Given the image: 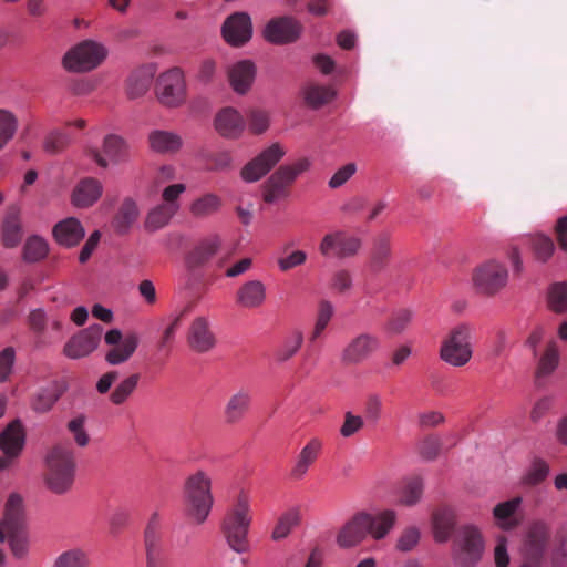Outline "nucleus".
<instances>
[{
  "label": "nucleus",
  "instance_id": "obj_61",
  "mask_svg": "<svg viewBox=\"0 0 567 567\" xmlns=\"http://www.w3.org/2000/svg\"><path fill=\"white\" fill-rule=\"evenodd\" d=\"M248 122L252 133L261 134L269 127V114L259 109L250 110L248 113Z\"/></svg>",
  "mask_w": 567,
  "mask_h": 567
},
{
  "label": "nucleus",
  "instance_id": "obj_8",
  "mask_svg": "<svg viewBox=\"0 0 567 567\" xmlns=\"http://www.w3.org/2000/svg\"><path fill=\"white\" fill-rule=\"evenodd\" d=\"M484 539L474 525L462 526L455 537L454 560L458 567H474L482 558Z\"/></svg>",
  "mask_w": 567,
  "mask_h": 567
},
{
  "label": "nucleus",
  "instance_id": "obj_52",
  "mask_svg": "<svg viewBox=\"0 0 567 567\" xmlns=\"http://www.w3.org/2000/svg\"><path fill=\"white\" fill-rule=\"evenodd\" d=\"M559 362V352L555 342H549L539 359L537 374L539 377L549 375L555 371Z\"/></svg>",
  "mask_w": 567,
  "mask_h": 567
},
{
  "label": "nucleus",
  "instance_id": "obj_58",
  "mask_svg": "<svg viewBox=\"0 0 567 567\" xmlns=\"http://www.w3.org/2000/svg\"><path fill=\"white\" fill-rule=\"evenodd\" d=\"M86 422V417L83 414H80L68 422V431L73 434L75 443L83 447L89 444L90 437L84 430V424Z\"/></svg>",
  "mask_w": 567,
  "mask_h": 567
},
{
  "label": "nucleus",
  "instance_id": "obj_33",
  "mask_svg": "<svg viewBox=\"0 0 567 567\" xmlns=\"http://www.w3.org/2000/svg\"><path fill=\"white\" fill-rule=\"evenodd\" d=\"M22 239V225L20 212L17 207H10L1 225V241L6 248L17 247Z\"/></svg>",
  "mask_w": 567,
  "mask_h": 567
},
{
  "label": "nucleus",
  "instance_id": "obj_4",
  "mask_svg": "<svg viewBox=\"0 0 567 567\" xmlns=\"http://www.w3.org/2000/svg\"><path fill=\"white\" fill-rule=\"evenodd\" d=\"M473 328L467 323H461L450 330L442 340L440 358L452 367H464L473 355L472 348Z\"/></svg>",
  "mask_w": 567,
  "mask_h": 567
},
{
  "label": "nucleus",
  "instance_id": "obj_5",
  "mask_svg": "<svg viewBox=\"0 0 567 567\" xmlns=\"http://www.w3.org/2000/svg\"><path fill=\"white\" fill-rule=\"evenodd\" d=\"M310 162L308 158H300L290 165H281L264 184V200L272 204L278 199L286 198L290 194V187L296 178L308 171Z\"/></svg>",
  "mask_w": 567,
  "mask_h": 567
},
{
  "label": "nucleus",
  "instance_id": "obj_21",
  "mask_svg": "<svg viewBox=\"0 0 567 567\" xmlns=\"http://www.w3.org/2000/svg\"><path fill=\"white\" fill-rule=\"evenodd\" d=\"M25 429L20 419L7 424L0 433V450L8 457H19L25 445Z\"/></svg>",
  "mask_w": 567,
  "mask_h": 567
},
{
  "label": "nucleus",
  "instance_id": "obj_18",
  "mask_svg": "<svg viewBox=\"0 0 567 567\" xmlns=\"http://www.w3.org/2000/svg\"><path fill=\"white\" fill-rule=\"evenodd\" d=\"M103 328L92 324L71 338L64 346V354L71 359H80L96 349L101 340Z\"/></svg>",
  "mask_w": 567,
  "mask_h": 567
},
{
  "label": "nucleus",
  "instance_id": "obj_7",
  "mask_svg": "<svg viewBox=\"0 0 567 567\" xmlns=\"http://www.w3.org/2000/svg\"><path fill=\"white\" fill-rule=\"evenodd\" d=\"M4 527L11 550L16 557H23L28 551V535L22 498L18 494L9 496L4 512Z\"/></svg>",
  "mask_w": 567,
  "mask_h": 567
},
{
  "label": "nucleus",
  "instance_id": "obj_62",
  "mask_svg": "<svg viewBox=\"0 0 567 567\" xmlns=\"http://www.w3.org/2000/svg\"><path fill=\"white\" fill-rule=\"evenodd\" d=\"M420 455L427 460L433 461L437 457L441 450V440L437 436L429 435L419 443Z\"/></svg>",
  "mask_w": 567,
  "mask_h": 567
},
{
  "label": "nucleus",
  "instance_id": "obj_50",
  "mask_svg": "<svg viewBox=\"0 0 567 567\" xmlns=\"http://www.w3.org/2000/svg\"><path fill=\"white\" fill-rule=\"evenodd\" d=\"M334 309L330 301L321 300L318 307V313L313 330L309 337L310 342H315L328 327Z\"/></svg>",
  "mask_w": 567,
  "mask_h": 567
},
{
  "label": "nucleus",
  "instance_id": "obj_27",
  "mask_svg": "<svg viewBox=\"0 0 567 567\" xmlns=\"http://www.w3.org/2000/svg\"><path fill=\"white\" fill-rule=\"evenodd\" d=\"M323 447V442L319 437L310 439L299 452L296 463L291 468L290 476L293 480L302 478L310 466L317 461Z\"/></svg>",
  "mask_w": 567,
  "mask_h": 567
},
{
  "label": "nucleus",
  "instance_id": "obj_31",
  "mask_svg": "<svg viewBox=\"0 0 567 567\" xmlns=\"http://www.w3.org/2000/svg\"><path fill=\"white\" fill-rule=\"evenodd\" d=\"M84 235V228L74 217L61 220L53 228L55 240L64 247L76 246L83 239Z\"/></svg>",
  "mask_w": 567,
  "mask_h": 567
},
{
  "label": "nucleus",
  "instance_id": "obj_17",
  "mask_svg": "<svg viewBox=\"0 0 567 567\" xmlns=\"http://www.w3.org/2000/svg\"><path fill=\"white\" fill-rule=\"evenodd\" d=\"M549 537V529L544 522L533 523L524 544L525 561L522 566L538 567Z\"/></svg>",
  "mask_w": 567,
  "mask_h": 567
},
{
  "label": "nucleus",
  "instance_id": "obj_55",
  "mask_svg": "<svg viewBox=\"0 0 567 567\" xmlns=\"http://www.w3.org/2000/svg\"><path fill=\"white\" fill-rule=\"evenodd\" d=\"M549 474V465L542 458H535L524 476V483L530 486L540 484Z\"/></svg>",
  "mask_w": 567,
  "mask_h": 567
},
{
  "label": "nucleus",
  "instance_id": "obj_22",
  "mask_svg": "<svg viewBox=\"0 0 567 567\" xmlns=\"http://www.w3.org/2000/svg\"><path fill=\"white\" fill-rule=\"evenodd\" d=\"M68 383L64 380H53L41 386L33 394L31 409L37 413H48L53 409L60 398L66 392Z\"/></svg>",
  "mask_w": 567,
  "mask_h": 567
},
{
  "label": "nucleus",
  "instance_id": "obj_37",
  "mask_svg": "<svg viewBox=\"0 0 567 567\" xmlns=\"http://www.w3.org/2000/svg\"><path fill=\"white\" fill-rule=\"evenodd\" d=\"M140 339L136 333L131 332L124 336L121 343L110 349L105 355V360L113 365L126 362L137 349Z\"/></svg>",
  "mask_w": 567,
  "mask_h": 567
},
{
  "label": "nucleus",
  "instance_id": "obj_9",
  "mask_svg": "<svg viewBox=\"0 0 567 567\" xmlns=\"http://www.w3.org/2000/svg\"><path fill=\"white\" fill-rule=\"evenodd\" d=\"M508 279L504 265L489 260L478 266L473 272V282L480 293L493 296L503 289Z\"/></svg>",
  "mask_w": 567,
  "mask_h": 567
},
{
  "label": "nucleus",
  "instance_id": "obj_34",
  "mask_svg": "<svg viewBox=\"0 0 567 567\" xmlns=\"http://www.w3.org/2000/svg\"><path fill=\"white\" fill-rule=\"evenodd\" d=\"M148 144L155 153L174 154L181 150L183 140L174 132L155 130L148 134Z\"/></svg>",
  "mask_w": 567,
  "mask_h": 567
},
{
  "label": "nucleus",
  "instance_id": "obj_30",
  "mask_svg": "<svg viewBox=\"0 0 567 567\" xmlns=\"http://www.w3.org/2000/svg\"><path fill=\"white\" fill-rule=\"evenodd\" d=\"M102 184L93 177L79 182L72 194V203L80 208L92 206L102 195Z\"/></svg>",
  "mask_w": 567,
  "mask_h": 567
},
{
  "label": "nucleus",
  "instance_id": "obj_47",
  "mask_svg": "<svg viewBox=\"0 0 567 567\" xmlns=\"http://www.w3.org/2000/svg\"><path fill=\"white\" fill-rule=\"evenodd\" d=\"M140 374L134 373L122 380L110 395V401L115 405H121L133 394L137 388Z\"/></svg>",
  "mask_w": 567,
  "mask_h": 567
},
{
  "label": "nucleus",
  "instance_id": "obj_53",
  "mask_svg": "<svg viewBox=\"0 0 567 567\" xmlns=\"http://www.w3.org/2000/svg\"><path fill=\"white\" fill-rule=\"evenodd\" d=\"M53 567H89V557L81 549L66 550L55 559Z\"/></svg>",
  "mask_w": 567,
  "mask_h": 567
},
{
  "label": "nucleus",
  "instance_id": "obj_44",
  "mask_svg": "<svg viewBox=\"0 0 567 567\" xmlns=\"http://www.w3.org/2000/svg\"><path fill=\"white\" fill-rule=\"evenodd\" d=\"M176 213L177 210L173 209L169 205L159 204L148 213L145 228L150 231L158 230L165 227Z\"/></svg>",
  "mask_w": 567,
  "mask_h": 567
},
{
  "label": "nucleus",
  "instance_id": "obj_51",
  "mask_svg": "<svg viewBox=\"0 0 567 567\" xmlns=\"http://www.w3.org/2000/svg\"><path fill=\"white\" fill-rule=\"evenodd\" d=\"M391 255L390 239L386 236L379 237L373 247L371 257V267L373 270L379 271L385 265Z\"/></svg>",
  "mask_w": 567,
  "mask_h": 567
},
{
  "label": "nucleus",
  "instance_id": "obj_15",
  "mask_svg": "<svg viewBox=\"0 0 567 567\" xmlns=\"http://www.w3.org/2000/svg\"><path fill=\"white\" fill-rule=\"evenodd\" d=\"M302 33V24L292 17L271 19L264 30L265 39L277 45L296 42Z\"/></svg>",
  "mask_w": 567,
  "mask_h": 567
},
{
  "label": "nucleus",
  "instance_id": "obj_42",
  "mask_svg": "<svg viewBox=\"0 0 567 567\" xmlns=\"http://www.w3.org/2000/svg\"><path fill=\"white\" fill-rule=\"evenodd\" d=\"M424 483L422 477L412 476L406 478L400 491L398 502L404 506L415 505L422 497Z\"/></svg>",
  "mask_w": 567,
  "mask_h": 567
},
{
  "label": "nucleus",
  "instance_id": "obj_3",
  "mask_svg": "<svg viewBox=\"0 0 567 567\" xmlns=\"http://www.w3.org/2000/svg\"><path fill=\"white\" fill-rule=\"evenodd\" d=\"M251 524L250 502L245 493H240L221 522V533L228 546L237 554L248 551V532Z\"/></svg>",
  "mask_w": 567,
  "mask_h": 567
},
{
  "label": "nucleus",
  "instance_id": "obj_26",
  "mask_svg": "<svg viewBox=\"0 0 567 567\" xmlns=\"http://www.w3.org/2000/svg\"><path fill=\"white\" fill-rule=\"evenodd\" d=\"M256 76V66L249 60L236 62L228 69V80L233 90L238 94L249 91Z\"/></svg>",
  "mask_w": 567,
  "mask_h": 567
},
{
  "label": "nucleus",
  "instance_id": "obj_13",
  "mask_svg": "<svg viewBox=\"0 0 567 567\" xmlns=\"http://www.w3.org/2000/svg\"><path fill=\"white\" fill-rule=\"evenodd\" d=\"M285 154V150L278 143H274L241 168V178L247 183H254L261 179L272 167L276 166Z\"/></svg>",
  "mask_w": 567,
  "mask_h": 567
},
{
  "label": "nucleus",
  "instance_id": "obj_40",
  "mask_svg": "<svg viewBox=\"0 0 567 567\" xmlns=\"http://www.w3.org/2000/svg\"><path fill=\"white\" fill-rule=\"evenodd\" d=\"M303 100L311 109H319L333 100L336 92L327 85L308 84L303 87Z\"/></svg>",
  "mask_w": 567,
  "mask_h": 567
},
{
  "label": "nucleus",
  "instance_id": "obj_64",
  "mask_svg": "<svg viewBox=\"0 0 567 567\" xmlns=\"http://www.w3.org/2000/svg\"><path fill=\"white\" fill-rule=\"evenodd\" d=\"M186 190L185 184L177 183L165 187L162 192V199L164 205L171 206L173 209H179L178 198Z\"/></svg>",
  "mask_w": 567,
  "mask_h": 567
},
{
  "label": "nucleus",
  "instance_id": "obj_49",
  "mask_svg": "<svg viewBox=\"0 0 567 567\" xmlns=\"http://www.w3.org/2000/svg\"><path fill=\"white\" fill-rule=\"evenodd\" d=\"M17 130V116L9 110L0 109V150L13 138Z\"/></svg>",
  "mask_w": 567,
  "mask_h": 567
},
{
  "label": "nucleus",
  "instance_id": "obj_2",
  "mask_svg": "<svg viewBox=\"0 0 567 567\" xmlns=\"http://www.w3.org/2000/svg\"><path fill=\"white\" fill-rule=\"evenodd\" d=\"M75 458L71 447L53 446L45 456L43 480L47 488L56 495L68 493L74 483Z\"/></svg>",
  "mask_w": 567,
  "mask_h": 567
},
{
  "label": "nucleus",
  "instance_id": "obj_43",
  "mask_svg": "<svg viewBox=\"0 0 567 567\" xmlns=\"http://www.w3.org/2000/svg\"><path fill=\"white\" fill-rule=\"evenodd\" d=\"M221 199L212 193L196 198L190 205V214L197 218L208 217L219 210Z\"/></svg>",
  "mask_w": 567,
  "mask_h": 567
},
{
  "label": "nucleus",
  "instance_id": "obj_32",
  "mask_svg": "<svg viewBox=\"0 0 567 567\" xmlns=\"http://www.w3.org/2000/svg\"><path fill=\"white\" fill-rule=\"evenodd\" d=\"M243 116L234 109H223L215 118V127L217 132L228 138L238 137L244 131Z\"/></svg>",
  "mask_w": 567,
  "mask_h": 567
},
{
  "label": "nucleus",
  "instance_id": "obj_24",
  "mask_svg": "<svg viewBox=\"0 0 567 567\" xmlns=\"http://www.w3.org/2000/svg\"><path fill=\"white\" fill-rule=\"evenodd\" d=\"M266 299V286L258 279L245 281L238 287L235 293V302L243 309L260 308L265 303Z\"/></svg>",
  "mask_w": 567,
  "mask_h": 567
},
{
  "label": "nucleus",
  "instance_id": "obj_16",
  "mask_svg": "<svg viewBox=\"0 0 567 567\" xmlns=\"http://www.w3.org/2000/svg\"><path fill=\"white\" fill-rule=\"evenodd\" d=\"M380 344L378 336L368 332L360 333L343 348L341 361L347 365L360 364L377 352Z\"/></svg>",
  "mask_w": 567,
  "mask_h": 567
},
{
  "label": "nucleus",
  "instance_id": "obj_45",
  "mask_svg": "<svg viewBox=\"0 0 567 567\" xmlns=\"http://www.w3.org/2000/svg\"><path fill=\"white\" fill-rule=\"evenodd\" d=\"M48 254V243L43 238L35 235L29 237L23 246V259L27 262H38L44 259Z\"/></svg>",
  "mask_w": 567,
  "mask_h": 567
},
{
  "label": "nucleus",
  "instance_id": "obj_11",
  "mask_svg": "<svg viewBox=\"0 0 567 567\" xmlns=\"http://www.w3.org/2000/svg\"><path fill=\"white\" fill-rule=\"evenodd\" d=\"M89 156L100 167L107 168L110 165H120L130 161V145L123 137L109 134L103 140L102 151L91 148Z\"/></svg>",
  "mask_w": 567,
  "mask_h": 567
},
{
  "label": "nucleus",
  "instance_id": "obj_6",
  "mask_svg": "<svg viewBox=\"0 0 567 567\" xmlns=\"http://www.w3.org/2000/svg\"><path fill=\"white\" fill-rule=\"evenodd\" d=\"M106 47L94 40H83L71 48L63 58V66L71 72H90L106 59Z\"/></svg>",
  "mask_w": 567,
  "mask_h": 567
},
{
  "label": "nucleus",
  "instance_id": "obj_41",
  "mask_svg": "<svg viewBox=\"0 0 567 567\" xmlns=\"http://www.w3.org/2000/svg\"><path fill=\"white\" fill-rule=\"evenodd\" d=\"M303 343V333L295 329L289 332L275 350V358L279 362H285L292 358Z\"/></svg>",
  "mask_w": 567,
  "mask_h": 567
},
{
  "label": "nucleus",
  "instance_id": "obj_20",
  "mask_svg": "<svg viewBox=\"0 0 567 567\" xmlns=\"http://www.w3.org/2000/svg\"><path fill=\"white\" fill-rule=\"evenodd\" d=\"M369 519L365 512L354 514L339 530L336 542L340 548L349 549L362 543L368 535Z\"/></svg>",
  "mask_w": 567,
  "mask_h": 567
},
{
  "label": "nucleus",
  "instance_id": "obj_12",
  "mask_svg": "<svg viewBox=\"0 0 567 567\" xmlns=\"http://www.w3.org/2000/svg\"><path fill=\"white\" fill-rule=\"evenodd\" d=\"M361 245L360 238L348 235L343 230H336L323 236L319 244V251L323 257L346 259L354 257Z\"/></svg>",
  "mask_w": 567,
  "mask_h": 567
},
{
  "label": "nucleus",
  "instance_id": "obj_63",
  "mask_svg": "<svg viewBox=\"0 0 567 567\" xmlns=\"http://www.w3.org/2000/svg\"><path fill=\"white\" fill-rule=\"evenodd\" d=\"M364 426V421L360 415L352 412L344 413V421L340 427V434L343 437H351Z\"/></svg>",
  "mask_w": 567,
  "mask_h": 567
},
{
  "label": "nucleus",
  "instance_id": "obj_25",
  "mask_svg": "<svg viewBox=\"0 0 567 567\" xmlns=\"http://www.w3.org/2000/svg\"><path fill=\"white\" fill-rule=\"evenodd\" d=\"M251 405V393L247 389H239L227 400L223 414L227 424L239 423L249 412Z\"/></svg>",
  "mask_w": 567,
  "mask_h": 567
},
{
  "label": "nucleus",
  "instance_id": "obj_54",
  "mask_svg": "<svg viewBox=\"0 0 567 567\" xmlns=\"http://www.w3.org/2000/svg\"><path fill=\"white\" fill-rule=\"evenodd\" d=\"M188 311H189V307H185L177 315H174L169 318V322L166 326V328L164 329L163 336L158 342L159 349L167 348L174 341L175 333L182 326L183 318L185 317V315Z\"/></svg>",
  "mask_w": 567,
  "mask_h": 567
},
{
  "label": "nucleus",
  "instance_id": "obj_56",
  "mask_svg": "<svg viewBox=\"0 0 567 567\" xmlns=\"http://www.w3.org/2000/svg\"><path fill=\"white\" fill-rule=\"evenodd\" d=\"M412 320V311L409 309H400L392 313L386 323V331L392 334L402 333Z\"/></svg>",
  "mask_w": 567,
  "mask_h": 567
},
{
  "label": "nucleus",
  "instance_id": "obj_46",
  "mask_svg": "<svg viewBox=\"0 0 567 567\" xmlns=\"http://www.w3.org/2000/svg\"><path fill=\"white\" fill-rule=\"evenodd\" d=\"M299 522L300 515L298 509L292 508L287 511L279 517L271 533V538L274 540H280L286 538L290 534L292 528L299 524Z\"/></svg>",
  "mask_w": 567,
  "mask_h": 567
},
{
  "label": "nucleus",
  "instance_id": "obj_28",
  "mask_svg": "<svg viewBox=\"0 0 567 567\" xmlns=\"http://www.w3.org/2000/svg\"><path fill=\"white\" fill-rule=\"evenodd\" d=\"M523 498L516 496L512 499L498 503L493 508V517L497 527L503 530H512L520 524L517 511L520 507Z\"/></svg>",
  "mask_w": 567,
  "mask_h": 567
},
{
  "label": "nucleus",
  "instance_id": "obj_57",
  "mask_svg": "<svg viewBox=\"0 0 567 567\" xmlns=\"http://www.w3.org/2000/svg\"><path fill=\"white\" fill-rule=\"evenodd\" d=\"M532 246L536 258L540 261H547L555 250L553 239L545 235H536L533 237Z\"/></svg>",
  "mask_w": 567,
  "mask_h": 567
},
{
  "label": "nucleus",
  "instance_id": "obj_1",
  "mask_svg": "<svg viewBox=\"0 0 567 567\" xmlns=\"http://www.w3.org/2000/svg\"><path fill=\"white\" fill-rule=\"evenodd\" d=\"M212 477L202 470L190 474L184 483L183 496L186 516L195 524H204L214 506Z\"/></svg>",
  "mask_w": 567,
  "mask_h": 567
},
{
  "label": "nucleus",
  "instance_id": "obj_19",
  "mask_svg": "<svg viewBox=\"0 0 567 567\" xmlns=\"http://www.w3.org/2000/svg\"><path fill=\"white\" fill-rule=\"evenodd\" d=\"M221 34L225 41L233 47L247 43L252 34L250 17L246 12H235L223 23Z\"/></svg>",
  "mask_w": 567,
  "mask_h": 567
},
{
  "label": "nucleus",
  "instance_id": "obj_35",
  "mask_svg": "<svg viewBox=\"0 0 567 567\" xmlns=\"http://www.w3.org/2000/svg\"><path fill=\"white\" fill-rule=\"evenodd\" d=\"M368 523V534L374 540H381L388 536L396 522V513L393 509H384L375 515L365 513Z\"/></svg>",
  "mask_w": 567,
  "mask_h": 567
},
{
  "label": "nucleus",
  "instance_id": "obj_10",
  "mask_svg": "<svg viewBox=\"0 0 567 567\" xmlns=\"http://www.w3.org/2000/svg\"><path fill=\"white\" fill-rule=\"evenodd\" d=\"M156 94L159 102L169 107L184 103L186 86L183 72L178 68H173L162 73L156 81Z\"/></svg>",
  "mask_w": 567,
  "mask_h": 567
},
{
  "label": "nucleus",
  "instance_id": "obj_36",
  "mask_svg": "<svg viewBox=\"0 0 567 567\" xmlns=\"http://www.w3.org/2000/svg\"><path fill=\"white\" fill-rule=\"evenodd\" d=\"M220 246L218 237H209L198 243L187 256V264L190 268H198L206 265L217 252Z\"/></svg>",
  "mask_w": 567,
  "mask_h": 567
},
{
  "label": "nucleus",
  "instance_id": "obj_38",
  "mask_svg": "<svg viewBox=\"0 0 567 567\" xmlns=\"http://www.w3.org/2000/svg\"><path fill=\"white\" fill-rule=\"evenodd\" d=\"M138 214L140 213L136 203L131 198L124 199L113 220V227L115 231L118 234L127 233L132 225L136 221Z\"/></svg>",
  "mask_w": 567,
  "mask_h": 567
},
{
  "label": "nucleus",
  "instance_id": "obj_14",
  "mask_svg": "<svg viewBox=\"0 0 567 567\" xmlns=\"http://www.w3.org/2000/svg\"><path fill=\"white\" fill-rule=\"evenodd\" d=\"M146 550V567H167L166 556L162 544L161 517L154 512L144 532Z\"/></svg>",
  "mask_w": 567,
  "mask_h": 567
},
{
  "label": "nucleus",
  "instance_id": "obj_29",
  "mask_svg": "<svg viewBox=\"0 0 567 567\" xmlns=\"http://www.w3.org/2000/svg\"><path fill=\"white\" fill-rule=\"evenodd\" d=\"M456 524V515L452 507L447 505L439 506L432 514V526L434 538L439 543L446 542Z\"/></svg>",
  "mask_w": 567,
  "mask_h": 567
},
{
  "label": "nucleus",
  "instance_id": "obj_59",
  "mask_svg": "<svg viewBox=\"0 0 567 567\" xmlns=\"http://www.w3.org/2000/svg\"><path fill=\"white\" fill-rule=\"evenodd\" d=\"M421 533L419 528L411 526L405 528L399 536L395 548L399 551H411L420 542Z\"/></svg>",
  "mask_w": 567,
  "mask_h": 567
},
{
  "label": "nucleus",
  "instance_id": "obj_23",
  "mask_svg": "<svg viewBox=\"0 0 567 567\" xmlns=\"http://www.w3.org/2000/svg\"><path fill=\"white\" fill-rule=\"evenodd\" d=\"M187 342L189 348L198 353L208 352L215 347L216 339L206 318L197 317L192 321Z\"/></svg>",
  "mask_w": 567,
  "mask_h": 567
},
{
  "label": "nucleus",
  "instance_id": "obj_60",
  "mask_svg": "<svg viewBox=\"0 0 567 567\" xmlns=\"http://www.w3.org/2000/svg\"><path fill=\"white\" fill-rule=\"evenodd\" d=\"M549 305L550 308L556 312H563L567 310V285L555 284L549 291Z\"/></svg>",
  "mask_w": 567,
  "mask_h": 567
},
{
  "label": "nucleus",
  "instance_id": "obj_39",
  "mask_svg": "<svg viewBox=\"0 0 567 567\" xmlns=\"http://www.w3.org/2000/svg\"><path fill=\"white\" fill-rule=\"evenodd\" d=\"M153 72L147 68L138 69L126 81V93L131 99L144 95L151 86Z\"/></svg>",
  "mask_w": 567,
  "mask_h": 567
},
{
  "label": "nucleus",
  "instance_id": "obj_48",
  "mask_svg": "<svg viewBox=\"0 0 567 567\" xmlns=\"http://www.w3.org/2000/svg\"><path fill=\"white\" fill-rule=\"evenodd\" d=\"M72 143L71 135L63 130H53L48 133L43 142L47 153L59 154L66 150Z\"/></svg>",
  "mask_w": 567,
  "mask_h": 567
}]
</instances>
